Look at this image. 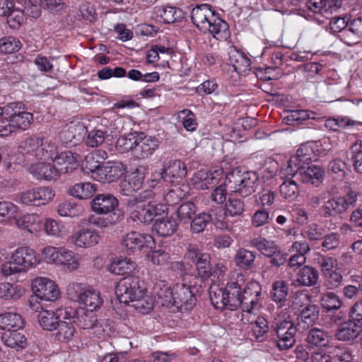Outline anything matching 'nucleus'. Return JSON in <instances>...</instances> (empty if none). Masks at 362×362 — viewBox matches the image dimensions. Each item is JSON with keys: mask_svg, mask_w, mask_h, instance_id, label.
Segmentation results:
<instances>
[{"mask_svg": "<svg viewBox=\"0 0 362 362\" xmlns=\"http://www.w3.org/2000/svg\"><path fill=\"white\" fill-rule=\"evenodd\" d=\"M245 284L244 276L237 274L235 279L232 278L224 288L214 285L210 287L209 296L212 305L216 309L234 310L244 305L246 308L257 306L262 288L255 281Z\"/></svg>", "mask_w": 362, "mask_h": 362, "instance_id": "obj_1", "label": "nucleus"}, {"mask_svg": "<svg viewBox=\"0 0 362 362\" xmlns=\"http://www.w3.org/2000/svg\"><path fill=\"white\" fill-rule=\"evenodd\" d=\"M20 152L37 160H51L54 164L59 176L76 169L80 157L71 151H64L58 154L57 146L42 136H30L23 141L19 146Z\"/></svg>", "mask_w": 362, "mask_h": 362, "instance_id": "obj_2", "label": "nucleus"}, {"mask_svg": "<svg viewBox=\"0 0 362 362\" xmlns=\"http://www.w3.org/2000/svg\"><path fill=\"white\" fill-rule=\"evenodd\" d=\"M153 293L162 306L173 308V311L185 312L195 305L196 298L192 287L185 283H177L173 288L168 286L164 281L156 282Z\"/></svg>", "mask_w": 362, "mask_h": 362, "instance_id": "obj_3", "label": "nucleus"}, {"mask_svg": "<svg viewBox=\"0 0 362 362\" xmlns=\"http://www.w3.org/2000/svg\"><path fill=\"white\" fill-rule=\"evenodd\" d=\"M156 196L154 191L146 189L128 199L127 209L134 222L148 224L165 212L162 205L156 204Z\"/></svg>", "mask_w": 362, "mask_h": 362, "instance_id": "obj_4", "label": "nucleus"}, {"mask_svg": "<svg viewBox=\"0 0 362 362\" xmlns=\"http://www.w3.org/2000/svg\"><path fill=\"white\" fill-rule=\"evenodd\" d=\"M33 122V115L21 103H11L0 107V136L17 129L25 130Z\"/></svg>", "mask_w": 362, "mask_h": 362, "instance_id": "obj_5", "label": "nucleus"}, {"mask_svg": "<svg viewBox=\"0 0 362 362\" xmlns=\"http://www.w3.org/2000/svg\"><path fill=\"white\" fill-rule=\"evenodd\" d=\"M226 185L229 192L243 197L254 193L259 186V176L254 171L245 170L237 168L226 176Z\"/></svg>", "mask_w": 362, "mask_h": 362, "instance_id": "obj_6", "label": "nucleus"}, {"mask_svg": "<svg viewBox=\"0 0 362 362\" xmlns=\"http://www.w3.org/2000/svg\"><path fill=\"white\" fill-rule=\"evenodd\" d=\"M69 297L77 301L83 308L93 312L100 308L103 301L100 293L92 288H84L81 284L72 283L67 287Z\"/></svg>", "mask_w": 362, "mask_h": 362, "instance_id": "obj_7", "label": "nucleus"}, {"mask_svg": "<svg viewBox=\"0 0 362 362\" xmlns=\"http://www.w3.org/2000/svg\"><path fill=\"white\" fill-rule=\"evenodd\" d=\"M317 144L315 141L303 144L296 151V154L291 156L286 165L281 168L279 175L281 179L291 180L299 171L301 161H306L315 157V148Z\"/></svg>", "mask_w": 362, "mask_h": 362, "instance_id": "obj_8", "label": "nucleus"}, {"mask_svg": "<svg viewBox=\"0 0 362 362\" xmlns=\"http://www.w3.org/2000/svg\"><path fill=\"white\" fill-rule=\"evenodd\" d=\"M138 276L129 275L121 279L115 288V294L121 303L129 304L135 298L143 296L146 288Z\"/></svg>", "mask_w": 362, "mask_h": 362, "instance_id": "obj_9", "label": "nucleus"}, {"mask_svg": "<svg viewBox=\"0 0 362 362\" xmlns=\"http://www.w3.org/2000/svg\"><path fill=\"white\" fill-rule=\"evenodd\" d=\"M55 193L49 187H36L23 191L20 194V202L28 206H41L50 202Z\"/></svg>", "mask_w": 362, "mask_h": 362, "instance_id": "obj_10", "label": "nucleus"}, {"mask_svg": "<svg viewBox=\"0 0 362 362\" xmlns=\"http://www.w3.org/2000/svg\"><path fill=\"white\" fill-rule=\"evenodd\" d=\"M320 305L322 309V320L325 325L337 324L341 320V316L334 314L342 305V301L335 293H324L320 298Z\"/></svg>", "mask_w": 362, "mask_h": 362, "instance_id": "obj_11", "label": "nucleus"}, {"mask_svg": "<svg viewBox=\"0 0 362 362\" xmlns=\"http://www.w3.org/2000/svg\"><path fill=\"white\" fill-rule=\"evenodd\" d=\"M23 0H0V16L6 17L10 28H16L25 20Z\"/></svg>", "mask_w": 362, "mask_h": 362, "instance_id": "obj_12", "label": "nucleus"}, {"mask_svg": "<svg viewBox=\"0 0 362 362\" xmlns=\"http://www.w3.org/2000/svg\"><path fill=\"white\" fill-rule=\"evenodd\" d=\"M187 167L180 160H170L163 165L161 172L153 174L152 182L159 180L172 183L179 182L187 175Z\"/></svg>", "mask_w": 362, "mask_h": 362, "instance_id": "obj_13", "label": "nucleus"}, {"mask_svg": "<svg viewBox=\"0 0 362 362\" xmlns=\"http://www.w3.org/2000/svg\"><path fill=\"white\" fill-rule=\"evenodd\" d=\"M32 290L36 297L46 301H54L60 297V291L52 279L39 276L32 281Z\"/></svg>", "mask_w": 362, "mask_h": 362, "instance_id": "obj_14", "label": "nucleus"}, {"mask_svg": "<svg viewBox=\"0 0 362 362\" xmlns=\"http://www.w3.org/2000/svg\"><path fill=\"white\" fill-rule=\"evenodd\" d=\"M153 244V238L151 235L141 234L136 231L126 234L122 239V248L128 254L151 247Z\"/></svg>", "mask_w": 362, "mask_h": 362, "instance_id": "obj_15", "label": "nucleus"}, {"mask_svg": "<svg viewBox=\"0 0 362 362\" xmlns=\"http://www.w3.org/2000/svg\"><path fill=\"white\" fill-rule=\"evenodd\" d=\"M12 262L18 265L22 272H26L40 264V258L36 252L29 247H20L11 255Z\"/></svg>", "mask_w": 362, "mask_h": 362, "instance_id": "obj_16", "label": "nucleus"}, {"mask_svg": "<svg viewBox=\"0 0 362 362\" xmlns=\"http://www.w3.org/2000/svg\"><path fill=\"white\" fill-rule=\"evenodd\" d=\"M86 132V128L83 123L72 122L64 127L59 134V138L66 145L76 146L83 139Z\"/></svg>", "mask_w": 362, "mask_h": 362, "instance_id": "obj_17", "label": "nucleus"}, {"mask_svg": "<svg viewBox=\"0 0 362 362\" xmlns=\"http://www.w3.org/2000/svg\"><path fill=\"white\" fill-rule=\"evenodd\" d=\"M99 233L93 229L81 228L74 232L69 241L76 247L90 248L99 243Z\"/></svg>", "mask_w": 362, "mask_h": 362, "instance_id": "obj_18", "label": "nucleus"}, {"mask_svg": "<svg viewBox=\"0 0 362 362\" xmlns=\"http://www.w3.org/2000/svg\"><path fill=\"white\" fill-rule=\"evenodd\" d=\"M125 120L124 117L118 115L115 112L107 111L101 117H99L98 122L105 128L107 135L114 137L124 129Z\"/></svg>", "mask_w": 362, "mask_h": 362, "instance_id": "obj_19", "label": "nucleus"}, {"mask_svg": "<svg viewBox=\"0 0 362 362\" xmlns=\"http://www.w3.org/2000/svg\"><path fill=\"white\" fill-rule=\"evenodd\" d=\"M222 174V169L215 170L213 172L199 170L192 177V185L197 189H206L216 185L221 178Z\"/></svg>", "mask_w": 362, "mask_h": 362, "instance_id": "obj_20", "label": "nucleus"}, {"mask_svg": "<svg viewBox=\"0 0 362 362\" xmlns=\"http://www.w3.org/2000/svg\"><path fill=\"white\" fill-rule=\"evenodd\" d=\"M215 11L211 6L207 4L198 5L191 11V19L193 24L202 33H206L208 30V24L206 21L213 20L214 18Z\"/></svg>", "mask_w": 362, "mask_h": 362, "instance_id": "obj_21", "label": "nucleus"}, {"mask_svg": "<svg viewBox=\"0 0 362 362\" xmlns=\"http://www.w3.org/2000/svg\"><path fill=\"white\" fill-rule=\"evenodd\" d=\"M91 206L98 214H112L116 213L115 211L118 206V200L111 194H100L92 200Z\"/></svg>", "mask_w": 362, "mask_h": 362, "instance_id": "obj_22", "label": "nucleus"}, {"mask_svg": "<svg viewBox=\"0 0 362 362\" xmlns=\"http://www.w3.org/2000/svg\"><path fill=\"white\" fill-rule=\"evenodd\" d=\"M74 322L81 329H94L93 334L97 337H100L104 331L102 327L98 324L96 315L93 313V312L84 308H80L78 310V315L76 316Z\"/></svg>", "mask_w": 362, "mask_h": 362, "instance_id": "obj_23", "label": "nucleus"}, {"mask_svg": "<svg viewBox=\"0 0 362 362\" xmlns=\"http://www.w3.org/2000/svg\"><path fill=\"white\" fill-rule=\"evenodd\" d=\"M41 162L30 165L29 171L35 178L39 180H52L59 177L58 171L54 164L49 160H41Z\"/></svg>", "mask_w": 362, "mask_h": 362, "instance_id": "obj_24", "label": "nucleus"}, {"mask_svg": "<svg viewBox=\"0 0 362 362\" xmlns=\"http://www.w3.org/2000/svg\"><path fill=\"white\" fill-rule=\"evenodd\" d=\"M213 20L206 21L208 24V30L206 33L211 34L214 38L218 41H226L230 38V31L228 23L219 18L216 12L214 13V18Z\"/></svg>", "mask_w": 362, "mask_h": 362, "instance_id": "obj_25", "label": "nucleus"}, {"mask_svg": "<svg viewBox=\"0 0 362 362\" xmlns=\"http://www.w3.org/2000/svg\"><path fill=\"white\" fill-rule=\"evenodd\" d=\"M137 269L136 263L128 257H119L112 259L107 270L116 275H125L134 273Z\"/></svg>", "mask_w": 362, "mask_h": 362, "instance_id": "obj_26", "label": "nucleus"}, {"mask_svg": "<svg viewBox=\"0 0 362 362\" xmlns=\"http://www.w3.org/2000/svg\"><path fill=\"white\" fill-rule=\"evenodd\" d=\"M361 332L362 322L351 320L341 325L336 332V336L339 340L349 341L357 338Z\"/></svg>", "mask_w": 362, "mask_h": 362, "instance_id": "obj_27", "label": "nucleus"}, {"mask_svg": "<svg viewBox=\"0 0 362 362\" xmlns=\"http://www.w3.org/2000/svg\"><path fill=\"white\" fill-rule=\"evenodd\" d=\"M137 141L138 156L141 158L151 156L159 146V141L157 138L146 136L143 132H139Z\"/></svg>", "mask_w": 362, "mask_h": 362, "instance_id": "obj_28", "label": "nucleus"}, {"mask_svg": "<svg viewBox=\"0 0 362 362\" xmlns=\"http://www.w3.org/2000/svg\"><path fill=\"white\" fill-rule=\"evenodd\" d=\"M16 223L18 228L27 230L35 235H39L42 226L41 218L35 214H25L16 218Z\"/></svg>", "mask_w": 362, "mask_h": 362, "instance_id": "obj_29", "label": "nucleus"}, {"mask_svg": "<svg viewBox=\"0 0 362 362\" xmlns=\"http://www.w3.org/2000/svg\"><path fill=\"white\" fill-rule=\"evenodd\" d=\"M120 164L104 163L96 172V180L99 182H112L119 179L123 175Z\"/></svg>", "mask_w": 362, "mask_h": 362, "instance_id": "obj_30", "label": "nucleus"}, {"mask_svg": "<svg viewBox=\"0 0 362 362\" xmlns=\"http://www.w3.org/2000/svg\"><path fill=\"white\" fill-rule=\"evenodd\" d=\"M178 228L176 219L172 216L158 218L153 226V230L162 237L173 235Z\"/></svg>", "mask_w": 362, "mask_h": 362, "instance_id": "obj_31", "label": "nucleus"}, {"mask_svg": "<svg viewBox=\"0 0 362 362\" xmlns=\"http://www.w3.org/2000/svg\"><path fill=\"white\" fill-rule=\"evenodd\" d=\"M107 153L104 151H95L88 153L82 164V169L86 173H91L92 177L96 179V172L102 166L101 160L99 159H105Z\"/></svg>", "mask_w": 362, "mask_h": 362, "instance_id": "obj_32", "label": "nucleus"}, {"mask_svg": "<svg viewBox=\"0 0 362 362\" xmlns=\"http://www.w3.org/2000/svg\"><path fill=\"white\" fill-rule=\"evenodd\" d=\"M156 19L165 23H173L183 18L181 9L173 6H159L154 8Z\"/></svg>", "mask_w": 362, "mask_h": 362, "instance_id": "obj_33", "label": "nucleus"}, {"mask_svg": "<svg viewBox=\"0 0 362 362\" xmlns=\"http://www.w3.org/2000/svg\"><path fill=\"white\" fill-rule=\"evenodd\" d=\"M57 266L69 272L76 270L79 266L78 255L64 247H59V260Z\"/></svg>", "mask_w": 362, "mask_h": 362, "instance_id": "obj_34", "label": "nucleus"}, {"mask_svg": "<svg viewBox=\"0 0 362 362\" xmlns=\"http://www.w3.org/2000/svg\"><path fill=\"white\" fill-rule=\"evenodd\" d=\"M317 153L315 157L306 161H301L299 175L304 183L314 185L317 180Z\"/></svg>", "mask_w": 362, "mask_h": 362, "instance_id": "obj_35", "label": "nucleus"}, {"mask_svg": "<svg viewBox=\"0 0 362 362\" xmlns=\"http://www.w3.org/2000/svg\"><path fill=\"white\" fill-rule=\"evenodd\" d=\"M230 63L239 74H245L251 69L250 59L243 52L235 49L229 53Z\"/></svg>", "mask_w": 362, "mask_h": 362, "instance_id": "obj_36", "label": "nucleus"}, {"mask_svg": "<svg viewBox=\"0 0 362 362\" xmlns=\"http://www.w3.org/2000/svg\"><path fill=\"white\" fill-rule=\"evenodd\" d=\"M144 180V173L141 170L137 169L129 175L128 180L123 182L121 192L124 195H130L141 187Z\"/></svg>", "mask_w": 362, "mask_h": 362, "instance_id": "obj_37", "label": "nucleus"}, {"mask_svg": "<svg viewBox=\"0 0 362 362\" xmlns=\"http://www.w3.org/2000/svg\"><path fill=\"white\" fill-rule=\"evenodd\" d=\"M25 293V288L16 284L9 282L0 283V299L17 300Z\"/></svg>", "mask_w": 362, "mask_h": 362, "instance_id": "obj_38", "label": "nucleus"}, {"mask_svg": "<svg viewBox=\"0 0 362 362\" xmlns=\"http://www.w3.org/2000/svg\"><path fill=\"white\" fill-rule=\"evenodd\" d=\"M24 325L22 317L16 313H4L0 315V329L8 331L18 330Z\"/></svg>", "mask_w": 362, "mask_h": 362, "instance_id": "obj_39", "label": "nucleus"}, {"mask_svg": "<svg viewBox=\"0 0 362 362\" xmlns=\"http://www.w3.org/2000/svg\"><path fill=\"white\" fill-rule=\"evenodd\" d=\"M97 188L94 184L88 182H78L72 185L69 189V194L78 199H87L90 198L96 192Z\"/></svg>", "mask_w": 362, "mask_h": 362, "instance_id": "obj_40", "label": "nucleus"}, {"mask_svg": "<svg viewBox=\"0 0 362 362\" xmlns=\"http://www.w3.org/2000/svg\"><path fill=\"white\" fill-rule=\"evenodd\" d=\"M1 339L4 344L16 350L23 349L27 345L25 337L17 330L8 331L3 334Z\"/></svg>", "mask_w": 362, "mask_h": 362, "instance_id": "obj_41", "label": "nucleus"}, {"mask_svg": "<svg viewBox=\"0 0 362 362\" xmlns=\"http://www.w3.org/2000/svg\"><path fill=\"white\" fill-rule=\"evenodd\" d=\"M331 337L327 334L322 332L318 329V362H332L329 354L332 353L331 346L329 344Z\"/></svg>", "mask_w": 362, "mask_h": 362, "instance_id": "obj_42", "label": "nucleus"}, {"mask_svg": "<svg viewBox=\"0 0 362 362\" xmlns=\"http://www.w3.org/2000/svg\"><path fill=\"white\" fill-rule=\"evenodd\" d=\"M43 229L48 236L62 238L68 233V230L64 224L51 218H47L42 223Z\"/></svg>", "mask_w": 362, "mask_h": 362, "instance_id": "obj_43", "label": "nucleus"}, {"mask_svg": "<svg viewBox=\"0 0 362 362\" xmlns=\"http://www.w3.org/2000/svg\"><path fill=\"white\" fill-rule=\"evenodd\" d=\"M38 322L43 329L53 331L61 321L59 314L54 311L42 310L38 315Z\"/></svg>", "mask_w": 362, "mask_h": 362, "instance_id": "obj_44", "label": "nucleus"}, {"mask_svg": "<svg viewBox=\"0 0 362 362\" xmlns=\"http://www.w3.org/2000/svg\"><path fill=\"white\" fill-rule=\"evenodd\" d=\"M256 252L245 248H240L235 255L234 262L240 268L249 269L254 266Z\"/></svg>", "mask_w": 362, "mask_h": 362, "instance_id": "obj_45", "label": "nucleus"}, {"mask_svg": "<svg viewBox=\"0 0 362 362\" xmlns=\"http://www.w3.org/2000/svg\"><path fill=\"white\" fill-rule=\"evenodd\" d=\"M322 211L325 216L341 214L347 209L344 205V199L341 197L329 199L322 207Z\"/></svg>", "mask_w": 362, "mask_h": 362, "instance_id": "obj_46", "label": "nucleus"}, {"mask_svg": "<svg viewBox=\"0 0 362 362\" xmlns=\"http://www.w3.org/2000/svg\"><path fill=\"white\" fill-rule=\"evenodd\" d=\"M54 339L60 342H69L75 334V328L71 322L61 321L57 326Z\"/></svg>", "mask_w": 362, "mask_h": 362, "instance_id": "obj_47", "label": "nucleus"}, {"mask_svg": "<svg viewBox=\"0 0 362 362\" xmlns=\"http://www.w3.org/2000/svg\"><path fill=\"white\" fill-rule=\"evenodd\" d=\"M139 132H133L119 137L116 142V148L121 153H127L137 146Z\"/></svg>", "mask_w": 362, "mask_h": 362, "instance_id": "obj_48", "label": "nucleus"}, {"mask_svg": "<svg viewBox=\"0 0 362 362\" xmlns=\"http://www.w3.org/2000/svg\"><path fill=\"white\" fill-rule=\"evenodd\" d=\"M208 216H210V221H211L214 226L219 229H228L230 227L228 221L227 220V216L226 210L224 211L221 206H216L210 209L209 212L207 213Z\"/></svg>", "mask_w": 362, "mask_h": 362, "instance_id": "obj_49", "label": "nucleus"}, {"mask_svg": "<svg viewBox=\"0 0 362 362\" xmlns=\"http://www.w3.org/2000/svg\"><path fill=\"white\" fill-rule=\"evenodd\" d=\"M83 207L74 202L66 201L57 206V213L60 216L76 217L83 214Z\"/></svg>", "mask_w": 362, "mask_h": 362, "instance_id": "obj_50", "label": "nucleus"}, {"mask_svg": "<svg viewBox=\"0 0 362 362\" xmlns=\"http://www.w3.org/2000/svg\"><path fill=\"white\" fill-rule=\"evenodd\" d=\"M250 243L251 246L267 257L271 256L272 252L274 254V250L277 247L274 241L268 240L261 236L251 239Z\"/></svg>", "mask_w": 362, "mask_h": 362, "instance_id": "obj_51", "label": "nucleus"}, {"mask_svg": "<svg viewBox=\"0 0 362 362\" xmlns=\"http://www.w3.org/2000/svg\"><path fill=\"white\" fill-rule=\"evenodd\" d=\"M317 322V307L314 305L306 306L301 311L300 325L303 329L313 327Z\"/></svg>", "mask_w": 362, "mask_h": 362, "instance_id": "obj_52", "label": "nucleus"}, {"mask_svg": "<svg viewBox=\"0 0 362 362\" xmlns=\"http://www.w3.org/2000/svg\"><path fill=\"white\" fill-rule=\"evenodd\" d=\"M341 0H320L318 13L329 19L331 15L341 7Z\"/></svg>", "mask_w": 362, "mask_h": 362, "instance_id": "obj_53", "label": "nucleus"}, {"mask_svg": "<svg viewBox=\"0 0 362 362\" xmlns=\"http://www.w3.org/2000/svg\"><path fill=\"white\" fill-rule=\"evenodd\" d=\"M349 154L355 171L362 174V141L357 140L349 148Z\"/></svg>", "mask_w": 362, "mask_h": 362, "instance_id": "obj_54", "label": "nucleus"}, {"mask_svg": "<svg viewBox=\"0 0 362 362\" xmlns=\"http://www.w3.org/2000/svg\"><path fill=\"white\" fill-rule=\"evenodd\" d=\"M146 291H144L143 296L135 298L130 303L132 306L135 308L139 313L141 314H146L149 313L153 306V300L151 296L146 294Z\"/></svg>", "mask_w": 362, "mask_h": 362, "instance_id": "obj_55", "label": "nucleus"}, {"mask_svg": "<svg viewBox=\"0 0 362 362\" xmlns=\"http://www.w3.org/2000/svg\"><path fill=\"white\" fill-rule=\"evenodd\" d=\"M280 192L284 199L293 201L299 194V188L294 180H286L280 185Z\"/></svg>", "mask_w": 362, "mask_h": 362, "instance_id": "obj_56", "label": "nucleus"}, {"mask_svg": "<svg viewBox=\"0 0 362 362\" xmlns=\"http://www.w3.org/2000/svg\"><path fill=\"white\" fill-rule=\"evenodd\" d=\"M122 217V215L117 213H113L112 214H110L109 216L107 218L91 216L88 218V222L99 228H108L119 222Z\"/></svg>", "mask_w": 362, "mask_h": 362, "instance_id": "obj_57", "label": "nucleus"}, {"mask_svg": "<svg viewBox=\"0 0 362 362\" xmlns=\"http://www.w3.org/2000/svg\"><path fill=\"white\" fill-rule=\"evenodd\" d=\"M211 257L209 254L202 255L199 260L195 264L198 276L203 281L209 280L211 265L210 264Z\"/></svg>", "mask_w": 362, "mask_h": 362, "instance_id": "obj_58", "label": "nucleus"}, {"mask_svg": "<svg viewBox=\"0 0 362 362\" xmlns=\"http://www.w3.org/2000/svg\"><path fill=\"white\" fill-rule=\"evenodd\" d=\"M298 281L303 286H312L317 282V272L314 267L305 266L298 274Z\"/></svg>", "mask_w": 362, "mask_h": 362, "instance_id": "obj_59", "label": "nucleus"}, {"mask_svg": "<svg viewBox=\"0 0 362 362\" xmlns=\"http://www.w3.org/2000/svg\"><path fill=\"white\" fill-rule=\"evenodd\" d=\"M344 30V35L351 38L352 42H356L362 37V17L354 19Z\"/></svg>", "mask_w": 362, "mask_h": 362, "instance_id": "obj_60", "label": "nucleus"}, {"mask_svg": "<svg viewBox=\"0 0 362 362\" xmlns=\"http://www.w3.org/2000/svg\"><path fill=\"white\" fill-rule=\"evenodd\" d=\"M107 135L105 129L95 128L88 132L86 138V144L90 147H98L105 141Z\"/></svg>", "mask_w": 362, "mask_h": 362, "instance_id": "obj_61", "label": "nucleus"}, {"mask_svg": "<svg viewBox=\"0 0 362 362\" xmlns=\"http://www.w3.org/2000/svg\"><path fill=\"white\" fill-rule=\"evenodd\" d=\"M245 204L238 198L229 199L225 205L226 214L231 217L239 216L244 211Z\"/></svg>", "mask_w": 362, "mask_h": 362, "instance_id": "obj_62", "label": "nucleus"}, {"mask_svg": "<svg viewBox=\"0 0 362 362\" xmlns=\"http://www.w3.org/2000/svg\"><path fill=\"white\" fill-rule=\"evenodd\" d=\"M21 42L13 36L2 37L0 40V52L9 54L17 52L21 48Z\"/></svg>", "mask_w": 362, "mask_h": 362, "instance_id": "obj_63", "label": "nucleus"}, {"mask_svg": "<svg viewBox=\"0 0 362 362\" xmlns=\"http://www.w3.org/2000/svg\"><path fill=\"white\" fill-rule=\"evenodd\" d=\"M288 288L285 281H277L273 284L272 296L273 300L281 304L286 300Z\"/></svg>", "mask_w": 362, "mask_h": 362, "instance_id": "obj_64", "label": "nucleus"}]
</instances>
